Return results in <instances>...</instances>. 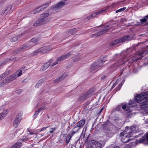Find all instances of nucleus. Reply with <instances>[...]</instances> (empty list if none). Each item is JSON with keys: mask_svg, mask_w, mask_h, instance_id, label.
I'll return each instance as SVG.
<instances>
[{"mask_svg": "<svg viewBox=\"0 0 148 148\" xmlns=\"http://www.w3.org/2000/svg\"><path fill=\"white\" fill-rule=\"evenodd\" d=\"M67 4V3L66 2L60 1L52 6L51 7V9L53 11H56L61 8Z\"/></svg>", "mask_w": 148, "mask_h": 148, "instance_id": "nucleus-7", "label": "nucleus"}, {"mask_svg": "<svg viewBox=\"0 0 148 148\" xmlns=\"http://www.w3.org/2000/svg\"><path fill=\"white\" fill-rule=\"evenodd\" d=\"M53 61V60L52 59H50L49 60V61L47 62H48L49 64V66L51 64L52 62Z\"/></svg>", "mask_w": 148, "mask_h": 148, "instance_id": "nucleus-47", "label": "nucleus"}, {"mask_svg": "<svg viewBox=\"0 0 148 148\" xmlns=\"http://www.w3.org/2000/svg\"><path fill=\"white\" fill-rule=\"evenodd\" d=\"M92 92L90 90L82 94L79 97V99L82 101H84L88 97L92 95Z\"/></svg>", "mask_w": 148, "mask_h": 148, "instance_id": "nucleus-13", "label": "nucleus"}, {"mask_svg": "<svg viewBox=\"0 0 148 148\" xmlns=\"http://www.w3.org/2000/svg\"><path fill=\"white\" fill-rule=\"evenodd\" d=\"M11 60V58H7L4 60L3 61L0 62V66H2Z\"/></svg>", "mask_w": 148, "mask_h": 148, "instance_id": "nucleus-24", "label": "nucleus"}, {"mask_svg": "<svg viewBox=\"0 0 148 148\" xmlns=\"http://www.w3.org/2000/svg\"><path fill=\"white\" fill-rule=\"evenodd\" d=\"M72 134H74V131H72Z\"/></svg>", "mask_w": 148, "mask_h": 148, "instance_id": "nucleus-61", "label": "nucleus"}, {"mask_svg": "<svg viewBox=\"0 0 148 148\" xmlns=\"http://www.w3.org/2000/svg\"><path fill=\"white\" fill-rule=\"evenodd\" d=\"M16 60H17V58H13V59H12L11 60H14V61H15Z\"/></svg>", "mask_w": 148, "mask_h": 148, "instance_id": "nucleus-53", "label": "nucleus"}, {"mask_svg": "<svg viewBox=\"0 0 148 148\" xmlns=\"http://www.w3.org/2000/svg\"><path fill=\"white\" fill-rule=\"evenodd\" d=\"M47 128V127H42V128L41 130H40V132H41L42 131H43V130H46V129Z\"/></svg>", "mask_w": 148, "mask_h": 148, "instance_id": "nucleus-50", "label": "nucleus"}, {"mask_svg": "<svg viewBox=\"0 0 148 148\" xmlns=\"http://www.w3.org/2000/svg\"><path fill=\"white\" fill-rule=\"evenodd\" d=\"M38 53H40V51H39L38 49L37 50L35 51L33 53H32V55L33 56H34L35 55H36Z\"/></svg>", "mask_w": 148, "mask_h": 148, "instance_id": "nucleus-39", "label": "nucleus"}, {"mask_svg": "<svg viewBox=\"0 0 148 148\" xmlns=\"http://www.w3.org/2000/svg\"><path fill=\"white\" fill-rule=\"evenodd\" d=\"M49 4V3H46L45 4L41 6H40L39 8H36L33 11V12H34V13H33V14L37 13L38 12L44 10V9H45V8H46L47 7H44L41 8L40 9H39V8H40V7H41L42 6H43L44 5H48Z\"/></svg>", "mask_w": 148, "mask_h": 148, "instance_id": "nucleus-17", "label": "nucleus"}, {"mask_svg": "<svg viewBox=\"0 0 148 148\" xmlns=\"http://www.w3.org/2000/svg\"><path fill=\"white\" fill-rule=\"evenodd\" d=\"M45 109V107H40V108L38 110L40 112V111H42L43 110H44Z\"/></svg>", "mask_w": 148, "mask_h": 148, "instance_id": "nucleus-46", "label": "nucleus"}, {"mask_svg": "<svg viewBox=\"0 0 148 148\" xmlns=\"http://www.w3.org/2000/svg\"><path fill=\"white\" fill-rule=\"evenodd\" d=\"M30 47L29 45V44L28 43L27 44L21 46V47H19L21 50V51H22L23 50H25L28 48Z\"/></svg>", "mask_w": 148, "mask_h": 148, "instance_id": "nucleus-26", "label": "nucleus"}, {"mask_svg": "<svg viewBox=\"0 0 148 148\" xmlns=\"http://www.w3.org/2000/svg\"><path fill=\"white\" fill-rule=\"evenodd\" d=\"M26 80V79H25L24 80H23L22 82L23 83H25V80Z\"/></svg>", "mask_w": 148, "mask_h": 148, "instance_id": "nucleus-58", "label": "nucleus"}, {"mask_svg": "<svg viewBox=\"0 0 148 148\" xmlns=\"http://www.w3.org/2000/svg\"><path fill=\"white\" fill-rule=\"evenodd\" d=\"M37 39L36 38H34L29 41L28 43L30 47H32L35 45L37 43Z\"/></svg>", "mask_w": 148, "mask_h": 148, "instance_id": "nucleus-19", "label": "nucleus"}, {"mask_svg": "<svg viewBox=\"0 0 148 148\" xmlns=\"http://www.w3.org/2000/svg\"><path fill=\"white\" fill-rule=\"evenodd\" d=\"M10 71H6L4 73H3L4 75H5V76L6 77L7 76L8 74L9 73Z\"/></svg>", "mask_w": 148, "mask_h": 148, "instance_id": "nucleus-44", "label": "nucleus"}, {"mask_svg": "<svg viewBox=\"0 0 148 148\" xmlns=\"http://www.w3.org/2000/svg\"><path fill=\"white\" fill-rule=\"evenodd\" d=\"M5 77L3 73L0 76V78H4Z\"/></svg>", "mask_w": 148, "mask_h": 148, "instance_id": "nucleus-49", "label": "nucleus"}, {"mask_svg": "<svg viewBox=\"0 0 148 148\" xmlns=\"http://www.w3.org/2000/svg\"><path fill=\"white\" fill-rule=\"evenodd\" d=\"M100 63L99 61H95L91 65L90 71H93L96 70L99 67L101 66L99 64Z\"/></svg>", "mask_w": 148, "mask_h": 148, "instance_id": "nucleus-11", "label": "nucleus"}, {"mask_svg": "<svg viewBox=\"0 0 148 148\" xmlns=\"http://www.w3.org/2000/svg\"><path fill=\"white\" fill-rule=\"evenodd\" d=\"M106 75H103L101 78V80H103L106 78Z\"/></svg>", "mask_w": 148, "mask_h": 148, "instance_id": "nucleus-48", "label": "nucleus"}, {"mask_svg": "<svg viewBox=\"0 0 148 148\" xmlns=\"http://www.w3.org/2000/svg\"><path fill=\"white\" fill-rule=\"evenodd\" d=\"M25 66H24V67H22L21 68V69H25Z\"/></svg>", "mask_w": 148, "mask_h": 148, "instance_id": "nucleus-56", "label": "nucleus"}, {"mask_svg": "<svg viewBox=\"0 0 148 148\" xmlns=\"http://www.w3.org/2000/svg\"><path fill=\"white\" fill-rule=\"evenodd\" d=\"M73 54V51H70L66 54L62 55L60 57H58L57 58V60L58 61H62L65 59H67L71 55Z\"/></svg>", "mask_w": 148, "mask_h": 148, "instance_id": "nucleus-14", "label": "nucleus"}, {"mask_svg": "<svg viewBox=\"0 0 148 148\" xmlns=\"http://www.w3.org/2000/svg\"><path fill=\"white\" fill-rule=\"evenodd\" d=\"M93 17L92 16H90V15H89V16H88L87 17V19L89 20L91 18Z\"/></svg>", "mask_w": 148, "mask_h": 148, "instance_id": "nucleus-51", "label": "nucleus"}, {"mask_svg": "<svg viewBox=\"0 0 148 148\" xmlns=\"http://www.w3.org/2000/svg\"><path fill=\"white\" fill-rule=\"evenodd\" d=\"M107 57V56H101L100 57L99 59L100 60H98L100 61V63L99 64L101 66H102L106 60Z\"/></svg>", "mask_w": 148, "mask_h": 148, "instance_id": "nucleus-18", "label": "nucleus"}, {"mask_svg": "<svg viewBox=\"0 0 148 148\" xmlns=\"http://www.w3.org/2000/svg\"><path fill=\"white\" fill-rule=\"evenodd\" d=\"M126 7H124L120 8L119 9H118V10H116V11L115 12H116V13H117L119 12L124 11L126 9Z\"/></svg>", "mask_w": 148, "mask_h": 148, "instance_id": "nucleus-31", "label": "nucleus"}, {"mask_svg": "<svg viewBox=\"0 0 148 148\" xmlns=\"http://www.w3.org/2000/svg\"><path fill=\"white\" fill-rule=\"evenodd\" d=\"M5 82L6 83V84L9 83L11 81H12L10 79V77H7L4 79Z\"/></svg>", "mask_w": 148, "mask_h": 148, "instance_id": "nucleus-30", "label": "nucleus"}, {"mask_svg": "<svg viewBox=\"0 0 148 148\" xmlns=\"http://www.w3.org/2000/svg\"><path fill=\"white\" fill-rule=\"evenodd\" d=\"M49 15L48 13H45L42 14L40 15V17L41 18H47Z\"/></svg>", "mask_w": 148, "mask_h": 148, "instance_id": "nucleus-27", "label": "nucleus"}, {"mask_svg": "<svg viewBox=\"0 0 148 148\" xmlns=\"http://www.w3.org/2000/svg\"><path fill=\"white\" fill-rule=\"evenodd\" d=\"M85 122V121L84 119L81 120L78 122L76 126H75V130L77 128V130L76 132H75V134L77 133L79 130L82 128Z\"/></svg>", "mask_w": 148, "mask_h": 148, "instance_id": "nucleus-9", "label": "nucleus"}, {"mask_svg": "<svg viewBox=\"0 0 148 148\" xmlns=\"http://www.w3.org/2000/svg\"><path fill=\"white\" fill-rule=\"evenodd\" d=\"M105 10H101L98 12L94 13L90 15L91 16H92L93 17H97V16L98 14L102 13L103 12L105 11Z\"/></svg>", "mask_w": 148, "mask_h": 148, "instance_id": "nucleus-22", "label": "nucleus"}, {"mask_svg": "<svg viewBox=\"0 0 148 148\" xmlns=\"http://www.w3.org/2000/svg\"><path fill=\"white\" fill-rule=\"evenodd\" d=\"M51 20L50 18H41L36 21L33 24L34 26H40L47 23Z\"/></svg>", "mask_w": 148, "mask_h": 148, "instance_id": "nucleus-6", "label": "nucleus"}, {"mask_svg": "<svg viewBox=\"0 0 148 148\" xmlns=\"http://www.w3.org/2000/svg\"><path fill=\"white\" fill-rule=\"evenodd\" d=\"M66 76V75L65 74H64L62 75H60L54 80V82L56 83L60 82L64 79Z\"/></svg>", "mask_w": 148, "mask_h": 148, "instance_id": "nucleus-16", "label": "nucleus"}, {"mask_svg": "<svg viewBox=\"0 0 148 148\" xmlns=\"http://www.w3.org/2000/svg\"><path fill=\"white\" fill-rule=\"evenodd\" d=\"M42 82L41 80H39L36 85V87L38 88V86L42 85Z\"/></svg>", "mask_w": 148, "mask_h": 148, "instance_id": "nucleus-36", "label": "nucleus"}, {"mask_svg": "<svg viewBox=\"0 0 148 148\" xmlns=\"http://www.w3.org/2000/svg\"><path fill=\"white\" fill-rule=\"evenodd\" d=\"M22 71L21 70L18 73L17 72H16V73H17V77H19L22 74Z\"/></svg>", "mask_w": 148, "mask_h": 148, "instance_id": "nucleus-41", "label": "nucleus"}, {"mask_svg": "<svg viewBox=\"0 0 148 148\" xmlns=\"http://www.w3.org/2000/svg\"><path fill=\"white\" fill-rule=\"evenodd\" d=\"M136 127L134 125L129 127L127 126L124 132L120 134V135L123 136L122 140L123 143H126L128 142L130 140V137H131L134 134L138 132V130L136 129Z\"/></svg>", "mask_w": 148, "mask_h": 148, "instance_id": "nucleus-2", "label": "nucleus"}, {"mask_svg": "<svg viewBox=\"0 0 148 148\" xmlns=\"http://www.w3.org/2000/svg\"><path fill=\"white\" fill-rule=\"evenodd\" d=\"M143 52H140L138 54L135 55L129 59H127L125 57L121 58L117 62L118 64L116 65V66H119L122 64H124L127 62H128L130 64H132L134 62L141 59L143 57Z\"/></svg>", "mask_w": 148, "mask_h": 148, "instance_id": "nucleus-3", "label": "nucleus"}, {"mask_svg": "<svg viewBox=\"0 0 148 148\" xmlns=\"http://www.w3.org/2000/svg\"><path fill=\"white\" fill-rule=\"evenodd\" d=\"M58 64V62H53L51 66L50 67L52 68L55 65L57 64Z\"/></svg>", "mask_w": 148, "mask_h": 148, "instance_id": "nucleus-43", "label": "nucleus"}, {"mask_svg": "<svg viewBox=\"0 0 148 148\" xmlns=\"http://www.w3.org/2000/svg\"><path fill=\"white\" fill-rule=\"evenodd\" d=\"M49 63L48 62H46L42 66L41 68L40 69V71H44L46 70L49 66Z\"/></svg>", "mask_w": 148, "mask_h": 148, "instance_id": "nucleus-20", "label": "nucleus"}, {"mask_svg": "<svg viewBox=\"0 0 148 148\" xmlns=\"http://www.w3.org/2000/svg\"><path fill=\"white\" fill-rule=\"evenodd\" d=\"M52 49L50 46H45L38 49V51H40V53L44 54L50 51Z\"/></svg>", "mask_w": 148, "mask_h": 148, "instance_id": "nucleus-8", "label": "nucleus"}, {"mask_svg": "<svg viewBox=\"0 0 148 148\" xmlns=\"http://www.w3.org/2000/svg\"><path fill=\"white\" fill-rule=\"evenodd\" d=\"M145 24L146 25H148V21Z\"/></svg>", "mask_w": 148, "mask_h": 148, "instance_id": "nucleus-60", "label": "nucleus"}, {"mask_svg": "<svg viewBox=\"0 0 148 148\" xmlns=\"http://www.w3.org/2000/svg\"><path fill=\"white\" fill-rule=\"evenodd\" d=\"M72 136V135L71 134H69L66 137V142L67 144H68L69 141L71 139V137Z\"/></svg>", "mask_w": 148, "mask_h": 148, "instance_id": "nucleus-29", "label": "nucleus"}, {"mask_svg": "<svg viewBox=\"0 0 148 148\" xmlns=\"http://www.w3.org/2000/svg\"><path fill=\"white\" fill-rule=\"evenodd\" d=\"M8 113L7 110H5L0 114V120L3 119Z\"/></svg>", "mask_w": 148, "mask_h": 148, "instance_id": "nucleus-23", "label": "nucleus"}, {"mask_svg": "<svg viewBox=\"0 0 148 148\" xmlns=\"http://www.w3.org/2000/svg\"><path fill=\"white\" fill-rule=\"evenodd\" d=\"M112 25L110 23L108 25L104 26L103 27L99 29L98 32L92 34L91 36L92 37H96L106 33L113 27Z\"/></svg>", "mask_w": 148, "mask_h": 148, "instance_id": "nucleus-4", "label": "nucleus"}, {"mask_svg": "<svg viewBox=\"0 0 148 148\" xmlns=\"http://www.w3.org/2000/svg\"><path fill=\"white\" fill-rule=\"evenodd\" d=\"M122 106L121 104L118 106L115 109L116 111H121Z\"/></svg>", "mask_w": 148, "mask_h": 148, "instance_id": "nucleus-32", "label": "nucleus"}, {"mask_svg": "<svg viewBox=\"0 0 148 148\" xmlns=\"http://www.w3.org/2000/svg\"><path fill=\"white\" fill-rule=\"evenodd\" d=\"M77 130V128L75 129V132H76V131Z\"/></svg>", "mask_w": 148, "mask_h": 148, "instance_id": "nucleus-62", "label": "nucleus"}, {"mask_svg": "<svg viewBox=\"0 0 148 148\" xmlns=\"http://www.w3.org/2000/svg\"><path fill=\"white\" fill-rule=\"evenodd\" d=\"M7 85L6 83L5 82L4 80H3L2 82H0V87H1L5 85Z\"/></svg>", "mask_w": 148, "mask_h": 148, "instance_id": "nucleus-34", "label": "nucleus"}, {"mask_svg": "<svg viewBox=\"0 0 148 148\" xmlns=\"http://www.w3.org/2000/svg\"><path fill=\"white\" fill-rule=\"evenodd\" d=\"M130 37V36H124L120 38L112 41L110 43V45L111 46H113L117 44L127 41L129 40V38Z\"/></svg>", "mask_w": 148, "mask_h": 148, "instance_id": "nucleus-5", "label": "nucleus"}, {"mask_svg": "<svg viewBox=\"0 0 148 148\" xmlns=\"http://www.w3.org/2000/svg\"><path fill=\"white\" fill-rule=\"evenodd\" d=\"M29 134H30V135H32V134H34V133H33V132H29Z\"/></svg>", "mask_w": 148, "mask_h": 148, "instance_id": "nucleus-57", "label": "nucleus"}, {"mask_svg": "<svg viewBox=\"0 0 148 148\" xmlns=\"http://www.w3.org/2000/svg\"><path fill=\"white\" fill-rule=\"evenodd\" d=\"M103 108H102L101 109V110H100V112L101 111L103 110Z\"/></svg>", "mask_w": 148, "mask_h": 148, "instance_id": "nucleus-63", "label": "nucleus"}, {"mask_svg": "<svg viewBox=\"0 0 148 148\" xmlns=\"http://www.w3.org/2000/svg\"><path fill=\"white\" fill-rule=\"evenodd\" d=\"M90 143L91 144L92 148H101V144L95 140H92Z\"/></svg>", "mask_w": 148, "mask_h": 148, "instance_id": "nucleus-12", "label": "nucleus"}, {"mask_svg": "<svg viewBox=\"0 0 148 148\" xmlns=\"http://www.w3.org/2000/svg\"><path fill=\"white\" fill-rule=\"evenodd\" d=\"M145 141H146L148 144V132L146 133L142 138L138 140L137 142L138 143H140Z\"/></svg>", "mask_w": 148, "mask_h": 148, "instance_id": "nucleus-15", "label": "nucleus"}, {"mask_svg": "<svg viewBox=\"0 0 148 148\" xmlns=\"http://www.w3.org/2000/svg\"><path fill=\"white\" fill-rule=\"evenodd\" d=\"M22 91V90L21 89L18 90L16 91L15 93L18 94H20Z\"/></svg>", "mask_w": 148, "mask_h": 148, "instance_id": "nucleus-42", "label": "nucleus"}, {"mask_svg": "<svg viewBox=\"0 0 148 148\" xmlns=\"http://www.w3.org/2000/svg\"><path fill=\"white\" fill-rule=\"evenodd\" d=\"M144 17H145L146 19H148V14L147 15L145 16Z\"/></svg>", "mask_w": 148, "mask_h": 148, "instance_id": "nucleus-54", "label": "nucleus"}, {"mask_svg": "<svg viewBox=\"0 0 148 148\" xmlns=\"http://www.w3.org/2000/svg\"><path fill=\"white\" fill-rule=\"evenodd\" d=\"M21 143L18 142L13 145L10 148H19L22 145Z\"/></svg>", "mask_w": 148, "mask_h": 148, "instance_id": "nucleus-21", "label": "nucleus"}, {"mask_svg": "<svg viewBox=\"0 0 148 148\" xmlns=\"http://www.w3.org/2000/svg\"><path fill=\"white\" fill-rule=\"evenodd\" d=\"M140 22L142 23V24H143L146 22L147 21V20L145 17H144V18H143L140 19Z\"/></svg>", "mask_w": 148, "mask_h": 148, "instance_id": "nucleus-37", "label": "nucleus"}, {"mask_svg": "<svg viewBox=\"0 0 148 148\" xmlns=\"http://www.w3.org/2000/svg\"><path fill=\"white\" fill-rule=\"evenodd\" d=\"M10 71H6L4 73H3L4 75H5V76L6 77L7 76L8 74L9 73Z\"/></svg>", "mask_w": 148, "mask_h": 148, "instance_id": "nucleus-45", "label": "nucleus"}, {"mask_svg": "<svg viewBox=\"0 0 148 148\" xmlns=\"http://www.w3.org/2000/svg\"><path fill=\"white\" fill-rule=\"evenodd\" d=\"M144 99L145 101L140 103L141 108L147 110L148 108V93L146 95L142 93L135 95L134 99L133 100H130L128 104L124 103L121 104L122 108L124 111H128L130 109L131 107H135L136 106V103H138Z\"/></svg>", "mask_w": 148, "mask_h": 148, "instance_id": "nucleus-1", "label": "nucleus"}, {"mask_svg": "<svg viewBox=\"0 0 148 148\" xmlns=\"http://www.w3.org/2000/svg\"><path fill=\"white\" fill-rule=\"evenodd\" d=\"M40 112L38 110L36 111L34 115V119H35L37 115L39 114Z\"/></svg>", "mask_w": 148, "mask_h": 148, "instance_id": "nucleus-38", "label": "nucleus"}, {"mask_svg": "<svg viewBox=\"0 0 148 148\" xmlns=\"http://www.w3.org/2000/svg\"><path fill=\"white\" fill-rule=\"evenodd\" d=\"M114 148H120L118 146H116L114 147Z\"/></svg>", "mask_w": 148, "mask_h": 148, "instance_id": "nucleus-59", "label": "nucleus"}, {"mask_svg": "<svg viewBox=\"0 0 148 148\" xmlns=\"http://www.w3.org/2000/svg\"><path fill=\"white\" fill-rule=\"evenodd\" d=\"M21 51V50L20 49V47L16 49L15 50H14L13 51V53H17L18 52H20Z\"/></svg>", "mask_w": 148, "mask_h": 148, "instance_id": "nucleus-33", "label": "nucleus"}, {"mask_svg": "<svg viewBox=\"0 0 148 148\" xmlns=\"http://www.w3.org/2000/svg\"><path fill=\"white\" fill-rule=\"evenodd\" d=\"M80 59V57L78 56H76L75 58V62L78 61L79 59Z\"/></svg>", "mask_w": 148, "mask_h": 148, "instance_id": "nucleus-40", "label": "nucleus"}, {"mask_svg": "<svg viewBox=\"0 0 148 148\" xmlns=\"http://www.w3.org/2000/svg\"><path fill=\"white\" fill-rule=\"evenodd\" d=\"M21 113L19 112L14 120V126L15 127H17L18 125L19 124L20 122L21 119Z\"/></svg>", "mask_w": 148, "mask_h": 148, "instance_id": "nucleus-10", "label": "nucleus"}, {"mask_svg": "<svg viewBox=\"0 0 148 148\" xmlns=\"http://www.w3.org/2000/svg\"><path fill=\"white\" fill-rule=\"evenodd\" d=\"M79 148H81V145H80L79 147Z\"/></svg>", "mask_w": 148, "mask_h": 148, "instance_id": "nucleus-64", "label": "nucleus"}, {"mask_svg": "<svg viewBox=\"0 0 148 148\" xmlns=\"http://www.w3.org/2000/svg\"><path fill=\"white\" fill-rule=\"evenodd\" d=\"M9 77H10V79L12 81L16 79L17 77V73H14L11 76Z\"/></svg>", "mask_w": 148, "mask_h": 148, "instance_id": "nucleus-28", "label": "nucleus"}, {"mask_svg": "<svg viewBox=\"0 0 148 148\" xmlns=\"http://www.w3.org/2000/svg\"><path fill=\"white\" fill-rule=\"evenodd\" d=\"M12 8V6L11 5H8L6 8L5 10H4V13L5 14H6L8 12H9Z\"/></svg>", "mask_w": 148, "mask_h": 148, "instance_id": "nucleus-25", "label": "nucleus"}, {"mask_svg": "<svg viewBox=\"0 0 148 148\" xmlns=\"http://www.w3.org/2000/svg\"><path fill=\"white\" fill-rule=\"evenodd\" d=\"M18 40V38L17 37L15 36L12 38L11 39V41L12 42H15L16 41Z\"/></svg>", "mask_w": 148, "mask_h": 148, "instance_id": "nucleus-35", "label": "nucleus"}, {"mask_svg": "<svg viewBox=\"0 0 148 148\" xmlns=\"http://www.w3.org/2000/svg\"><path fill=\"white\" fill-rule=\"evenodd\" d=\"M51 129H52L53 130H52V131H50V132L51 133H53V130H55V128H51Z\"/></svg>", "mask_w": 148, "mask_h": 148, "instance_id": "nucleus-52", "label": "nucleus"}, {"mask_svg": "<svg viewBox=\"0 0 148 148\" xmlns=\"http://www.w3.org/2000/svg\"><path fill=\"white\" fill-rule=\"evenodd\" d=\"M116 84H114L112 86V88H113L114 87V86H116Z\"/></svg>", "mask_w": 148, "mask_h": 148, "instance_id": "nucleus-55", "label": "nucleus"}]
</instances>
